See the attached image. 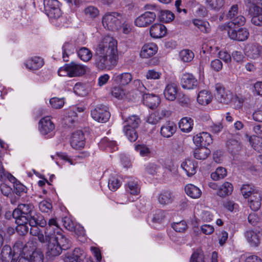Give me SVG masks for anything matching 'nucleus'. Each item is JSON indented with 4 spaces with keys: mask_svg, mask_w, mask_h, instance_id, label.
Segmentation results:
<instances>
[{
    "mask_svg": "<svg viewBox=\"0 0 262 262\" xmlns=\"http://www.w3.org/2000/svg\"><path fill=\"white\" fill-rule=\"evenodd\" d=\"M227 176L226 169L222 167L217 168L214 172L211 174V178L214 181L222 179Z\"/></svg>",
    "mask_w": 262,
    "mask_h": 262,
    "instance_id": "nucleus-55",
    "label": "nucleus"
},
{
    "mask_svg": "<svg viewBox=\"0 0 262 262\" xmlns=\"http://www.w3.org/2000/svg\"><path fill=\"white\" fill-rule=\"evenodd\" d=\"M25 64L26 68L30 70H37L43 66L44 61L41 57L34 56L27 60Z\"/></svg>",
    "mask_w": 262,
    "mask_h": 262,
    "instance_id": "nucleus-26",
    "label": "nucleus"
},
{
    "mask_svg": "<svg viewBox=\"0 0 262 262\" xmlns=\"http://www.w3.org/2000/svg\"><path fill=\"white\" fill-rule=\"evenodd\" d=\"M185 191L188 196L194 199H199L202 195L201 190L192 184L185 186Z\"/></svg>",
    "mask_w": 262,
    "mask_h": 262,
    "instance_id": "nucleus-31",
    "label": "nucleus"
},
{
    "mask_svg": "<svg viewBox=\"0 0 262 262\" xmlns=\"http://www.w3.org/2000/svg\"><path fill=\"white\" fill-rule=\"evenodd\" d=\"M115 82L122 85H126L130 83L133 77L129 73H123L121 74H114L113 77Z\"/></svg>",
    "mask_w": 262,
    "mask_h": 262,
    "instance_id": "nucleus-33",
    "label": "nucleus"
},
{
    "mask_svg": "<svg viewBox=\"0 0 262 262\" xmlns=\"http://www.w3.org/2000/svg\"><path fill=\"white\" fill-rule=\"evenodd\" d=\"M77 119V113L72 109L69 110L63 118L64 123L71 126Z\"/></svg>",
    "mask_w": 262,
    "mask_h": 262,
    "instance_id": "nucleus-43",
    "label": "nucleus"
},
{
    "mask_svg": "<svg viewBox=\"0 0 262 262\" xmlns=\"http://www.w3.org/2000/svg\"><path fill=\"white\" fill-rule=\"evenodd\" d=\"M65 262H88L86 253L79 248H75L72 253H68Z\"/></svg>",
    "mask_w": 262,
    "mask_h": 262,
    "instance_id": "nucleus-15",
    "label": "nucleus"
},
{
    "mask_svg": "<svg viewBox=\"0 0 262 262\" xmlns=\"http://www.w3.org/2000/svg\"><path fill=\"white\" fill-rule=\"evenodd\" d=\"M123 131L130 142H134L137 139L138 136L135 128H123Z\"/></svg>",
    "mask_w": 262,
    "mask_h": 262,
    "instance_id": "nucleus-58",
    "label": "nucleus"
},
{
    "mask_svg": "<svg viewBox=\"0 0 262 262\" xmlns=\"http://www.w3.org/2000/svg\"><path fill=\"white\" fill-rule=\"evenodd\" d=\"M53 238L52 235L50 237L49 239L47 240L46 243H48V246L47 248V254L49 256L53 257L56 256L60 254L62 252V249L60 246L56 244V242L53 241Z\"/></svg>",
    "mask_w": 262,
    "mask_h": 262,
    "instance_id": "nucleus-21",
    "label": "nucleus"
},
{
    "mask_svg": "<svg viewBox=\"0 0 262 262\" xmlns=\"http://www.w3.org/2000/svg\"><path fill=\"white\" fill-rule=\"evenodd\" d=\"M86 67L75 62L66 64L58 70V75L60 76H68L70 77H79L85 74Z\"/></svg>",
    "mask_w": 262,
    "mask_h": 262,
    "instance_id": "nucleus-3",
    "label": "nucleus"
},
{
    "mask_svg": "<svg viewBox=\"0 0 262 262\" xmlns=\"http://www.w3.org/2000/svg\"><path fill=\"white\" fill-rule=\"evenodd\" d=\"M38 225L30 226V233L33 236L38 237L39 241L42 243H46L47 239H49V236L47 237L46 234L43 235L40 232V229L37 227Z\"/></svg>",
    "mask_w": 262,
    "mask_h": 262,
    "instance_id": "nucleus-41",
    "label": "nucleus"
},
{
    "mask_svg": "<svg viewBox=\"0 0 262 262\" xmlns=\"http://www.w3.org/2000/svg\"><path fill=\"white\" fill-rule=\"evenodd\" d=\"M249 13L251 15V23L257 26H262V8L259 6H251L249 9Z\"/></svg>",
    "mask_w": 262,
    "mask_h": 262,
    "instance_id": "nucleus-20",
    "label": "nucleus"
},
{
    "mask_svg": "<svg viewBox=\"0 0 262 262\" xmlns=\"http://www.w3.org/2000/svg\"><path fill=\"white\" fill-rule=\"evenodd\" d=\"M174 197L172 193L168 191L162 192L158 197V201L159 203L162 205H166L171 204Z\"/></svg>",
    "mask_w": 262,
    "mask_h": 262,
    "instance_id": "nucleus-38",
    "label": "nucleus"
},
{
    "mask_svg": "<svg viewBox=\"0 0 262 262\" xmlns=\"http://www.w3.org/2000/svg\"><path fill=\"white\" fill-rule=\"evenodd\" d=\"M77 55L79 58L84 62L90 60L93 56L92 51L86 47H82L77 51Z\"/></svg>",
    "mask_w": 262,
    "mask_h": 262,
    "instance_id": "nucleus-42",
    "label": "nucleus"
},
{
    "mask_svg": "<svg viewBox=\"0 0 262 262\" xmlns=\"http://www.w3.org/2000/svg\"><path fill=\"white\" fill-rule=\"evenodd\" d=\"M27 219V223L29 226L38 225L40 227H45L47 225V222L43 217L39 213H37L35 210L31 215L28 216Z\"/></svg>",
    "mask_w": 262,
    "mask_h": 262,
    "instance_id": "nucleus-22",
    "label": "nucleus"
},
{
    "mask_svg": "<svg viewBox=\"0 0 262 262\" xmlns=\"http://www.w3.org/2000/svg\"><path fill=\"white\" fill-rule=\"evenodd\" d=\"M240 14V13L238 11V6L237 5H232L228 12L226 14V18L228 19H230V20Z\"/></svg>",
    "mask_w": 262,
    "mask_h": 262,
    "instance_id": "nucleus-63",
    "label": "nucleus"
},
{
    "mask_svg": "<svg viewBox=\"0 0 262 262\" xmlns=\"http://www.w3.org/2000/svg\"><path fill=\"white\" fill-rule=\"evenodd\" d=\"M181 167L188 177H191L196 173L197 166L195 161L193 160H186L182 163Z\"/></svg>",
    "mask_w": 262,
    "mask_h": 262,
    "instance_id": "nucleus-30",
    "label": "nucleus"
},
{
    "mask_svg": "<svg viewBox=\"0 0 262 262\" xmlns=\"http://www.w3.org/2000/svg\"><path fill=\"white\" fill-rule=\"evenodd\" d=\"M117 41L112 36L102 37L98 41L94 56V65L99 70H111L117 63Z\"/></svg>",
    "mask_w": 262,
    "mask_h": 262,
    "instance_id": "nucleus-1",
    "label": "nucleus"
},
{
    "mask_svg": "<svg viewBox=\"0 0 262 262\" xmlns=\"http://www.w3.org/2000/svg\"><path fill=\"white\" fill-rule=\"evenodd\" d=\"M244 234L250 246L257 247L259 246L262 235L259 230L257 229L248 230Z\"/></svg>",
    "mask_w": 262,
    "mask_h": 262,
    "instance_id": "nucleus-16",
    "label": "nucleus"
},
{
    "mask_svg": "<svg viewBox=\"0 0 262 262\" xmlns=\"http://www.w3.org/2000/svg\"><path fill=\"white\" fill-rule=\"evenodd\" d=\"M50 103L53 108L55 109H60L64 105V100L63 98H59L57 97H53L50 99Z\"/></svg>",
    "mask_w": 262,
    "mask_h": 262,
    "instance_id": "nucleus-62",
    "label": "nucleus"
},
{
    "mask_svg": "<svg viewBox=\"0 0 262 262\" xmlns=\"http://www.w3.org/2000/svg\"><path fill=\"white\" fill-rule=\"evenodd\" d=\"M83 13L86 18L94 19L99 15V9L95 6H89L83 10Z\"/></svg>",
    "mask_w": 262,
    "mask_h": 262,
    "instance_id": "nucleus-40",
    "label": "nucleus"
},
{
    "mask_svg": "<svg viewBox=\"0 0 262 262\" xmlns=\"http://www.w3.org/2000/svg\"><path fill=\"white\" fill-rule=\"evenodd\" d=\"M181 85L184 89L193 90L197 88L198 82L196 78L191 73H185L181 78Z\"/></svg>",
    "mask_w": 262,
    "mask_h": 262,
    "instance_id": "nucleus-14",
    "label": "nucleus"
},
{
    "mask_svg": "<svg viewBox=\"0 0 262 262\" xmlns=\"http://www.w3.org/2000/svg\"><path fill=\"white\" fill-rule=\"evenodd\" d=\"M178 93V86L176 84L171 83L168 84L164 91L165 98L169 101H173L176 99Z\"/></svg>",
    "mask_w": 262,
    "mask_h": 262,
    "instance_id": "nucleus-29",
    "label": "nucleus"
},
{
    "mask_svg": "<svg viewBox=\"0 0 262 262\" xmlns=\"http://www.w3.org/2000/svg\"><path fill=\"white\" fill-rule=\"evenodd\" d=\"M164 116L162 111H157L149 115L147 119V122L151 124H156Z\"/></svg>",
    "mask_w": 262,
    "mask_h": 262,
    "instance_id": "nucleus-48",
    "label": "nucleus"
},
{
    "mask_svg": "<svg viewBox=\"0 0 262 262\" xmlns=\"http://www.w3.org/2000/svg\"><path fill=\"white\" fill-rule=\"evenodd\" d=\"M166 28L161 24H155L150 28V36L155 38H161L166 33Z\"/></svg>",
    "mask_w": 262,
    "mask_h": 262,
    "instance_id": "nucleus-25",
    "label": "nucleus"
},
{
    "mask_svg": "<svg viewBox=\"0 0 262 262\" xmlns=\"http://www.w3.org/2000/svg\"><path fill=\"white\" fill-rule=\"evenodd\" d=\"M35 246L32 242H28L23 247V252L29 257L30 262H43V255L38 249H35Z\"/></svg>",
    "mask_w": 262,
    "mask_h": 262,
    "instance_id": "nucleus-6",
    "label": "nucleus"
},
{
    "mask_svg": "<svg viewBox=\"0 0 262 262\" xmlns=\"http://www.w3.org/2000/svg\"><path fill=\"white\" fill-rule=\"evenodd\" d=\"M246 23V18L241 14L232 19L230 22L227 24L228 29L233 28L234 26L241 27L245 25Z\"/></svg>",
    "mask_w": 262,
    "mask_h": 262,
    "instance_id": "nucleus-44",
    "label": "nucleus"
},
{
    "mask_svg": "<svg viewBox=\"0 0 262 262\" xmlns=\"http://www.w3.org/2000/svg\"><path fill=\"white\" fill-rule=\"evenodd\" d=\"M91 114L95 120L101 123L107 121L111 116L107 107L102 104L97 105L91 111Z\"/></svg>",
    "mask_w": 262,
    "mask_h": 262,
    "instance_id": "nucleus-8",
    "label": "nucleus"
},
{
    "mask_svg": "<svg viewBox=\"0 0 262 262\" xmlns=\"http://www.w3.org/2000/svg\"><path fill=\"white\" fill-rule=\"evenodd\" d=\"M157 51L158 47L155 43H146L142 48L140 56L142 58H148L154 56Z\"/></svg>",
    "mask_w": 262,
    "mask_h": 262,
    "instance_id": "nucleus-24",
    "label": "nucleus"
},
{
    "mask_svg": "<svg viewBox=\"0 0 262 262\" xmlns=\"http://www.w3.org/2000/svg\"><path fill=\"white\" fill-rule=\"evenodd\" d=\"M229 37L232 40L237 41H245L249 37L248 30L246 28H240L238 30L234 28H229L227 30Z\"/></svg>",
    "mask_w": 262,
    "mask_h": 262,
    "instance_id": "nucleus-12",
    "label": "nucleus"
},
{
    "mask_svg": "<svg viewBox=\"0 0 262 262\" xmlns=\"http://www.w3.org/2000/svg\"><path fill=\"white\" fill-rule=\"evenodd\" d=\"M39 130L43 135H48V137H52L55 129L54 124L51 120L49 116L45 117L39 122Z\"/></svg>",
    "mask_w": 262,
    "mask_h": 262,
    "instance_id": "nucleus-11",
    "label": "nucleus"
},
{
    "mask_svg": "<svg viewBox=\"0 0 262 262\" xmlns=\"http://www.w3.org/2000/svg\"><path fill=\"white\" fill-rule=\"evenodd\" d=\"M126 192L131 195L136 196L140 191V187L137 179L129 180L125 184Z\"/></svg>",
    "mask_w": 262,
    "mask_h": 262,
    "instance_id": "nucleus-27",
    "label": "nucleus"
},
{
    "mask_svg": "<svg viewBox=\"0 0 262 262\" xmlns=\"http://www.w3.org/2000/svg\"><path fill=\"white\" fill-rule=\"evenodd\" d=\"M141 123L139 117L137 115H132L126 118L123 123V128H137Z\"/></svg>",
    "mask_w": 262,
    "mask_h": 262,
    "instance_id": "nucleus-34",
    "label": "nucleus"
},
{
    "mask_svg": "<svg viewBox=\"0 0 262 262\" xmlns=\"http://www.w3.org/2000/svg\"><path fill=\"white\" fill-rule=\"evenodd\" d=\"M193 126V120L190 117H183L179 121V126L181 130L184 133L191 131Z\"/></svg>",
    "mask_w": 262,
    "mask_h": 262,
    "instance_id": "nucleus-32",
    "label": "nucleus"
},
{
    "mask_svg": "<svg viewBox=\"0 0 262 262\" xmlns=\"http://www.w3.org/2000/svg\"><path fill=\"white\" fill-rule=\"evenodd\" d=\"M143 102L149 108H154L159 104L160 99L156 95L144 93L143 95Z\"/></svg>",
    "mask_w": 262,
    "mask_h": 262,
    "instance_id": "nucleus-28",
    "label": "nucleus"
},
{
    "mask_svg": "<svg viewBox=\"0 0 262 262\" xmlns=\"http://www.w3.org/2000/svg\"><path fill=\"white\" fill-rule=\"evenodd\" d=\"M75 46L70 42H65L62 47V59L64 61H69V56L74 53Z\"/></svg>",
    "mask_w": 262,
    "mask_h": 262,
    "instance_id": "nucleus-37",
    "label": "nucleus"
},
{
    "mask_svg": "<svg viewBox=\"0 0 262 262\" xmlns=\"http://www.w3.org/2000/svg\"><path fill=\"white\" fill-rule=\"evenodd\" d=\"M161 76L162 73L155 69L148 70L145 75L146 78L148 80H158L161 78Z\"/></svg>",
    "mask_w": 262,
    "mask_h": 262,
    "instance_id": "nucleus-61",
    "label": "nucleus"
},
{
    "mask_svg": "<svg viewBox=\"0 0 262 262\" xmlns=\"http://www.w3.org/2000/svg\"><path fill=\"white\" fill-rule=\"evenodd\" d=\"M177 126L173 122L168 121L161 127L160 133L164 138H170L175 133Z\"/></svg>",
    "mask_w": 262,
    "mask_h": 262,
    "instance_id": "nucleus-23",
    "label": "nucleus"
},
{
    "mask_svg": "<svg viewBox=\"0 0 262 262\" xmlns=\"http://www.w3.org/2000/svg\"><path fill=\"white\" fill-rule=\"evenodd\" d=\"M260 49L258 46L253 45L247 49L246 54L251 59H256L260 55Z\"/></svg>",
    "mask_w": 262,
    "mask_h": 262,
    "instance_id": "nucleus-51",
    "label": "nucleus"
},
{
    "mask_svg": "<svg viewBox=\"0 0 262 262\" xmlns=\"http://www.w3.org/2000/svg\"><path fill=\"white\" fill-rule=\"evenodd\" d=\"M16 246L15 245L13 250L8 245H5L1 251L0 257L6 262H16L18 257V252L16 251Z\"/></svg>",
    "mask_w": 262,
    "mask_h": 262,
    "instance_id": "nucleus-13",
    "label": "nucleus"
},
{
    "mask_svg": "<svg viewBox=\"0 0 262 262\" xmlns=\"http://www.w3.org/2000/svg\"><path fill=\"white\" fill-rule=\"evenodd\" d=\"M7 179L10 182L14 183V191L16 194L18 196H21L26 192V187L19 182L17 181L15 178V180L11 181L10 178H6L5 180Z\"/></svg>",
    "mask_w": 262,
    "mask_h": 262,
    "instance_id": "nucleus-46",
    "label": "nucleus"
},
{
    "mask_svg": "<svg viewBox=\"0 0 262 262\" xmlns=\"http://www.w3.org/2000/svg\"><path fill=\"white\" fill-rule=\"evenodd\" d=\"M57 228H60L59 227L56 219L55 218L51 219L48 221V226L46 228L45 234H46L47 237L49 236L50 237L52 234L55 233V231L57 230Z\"/></svg>",
    "mask_w": 262,
    "mask_h": 262,
    "instance_id": "nucleus-39",
    "label": "nucleus"
},
{
    "mask_svg": "<svg viewBox=\"0 0 262 262\" xmlns=\"http://www.w3.org/2000/svg\"><path fill=\"white\" fill-rule=\"evenodd\" d=\"M205 4L208 8L212 10H219L224 5V0H206Z\"/></svg>",
    "mask_w": 262,
    "mask_h": 262,
    "instance_id": "nucleus-52",
    "label": "nucleus"
},
{
    "mask_svg": "<svg viewBox=\"0 0 262 262\" xmlns=\"http://www.w3.org/2000/svg\"><path fill=\"white\" fill-rule=\"evenodd\" d=\"M216 91L215 98L218 101L224 104H228L233 98L232 93L226 90L221 83L215 85Z\"/></svg>",
    "mask_w": 262,
    "mask_h": 262,
    "instance_id": "nucleus-9",
    "label": "nucleus"
},
{
    "mask_svg": "<svg viewBox=\"0 0 262 262\" xmlns=\"http://www.w3.org/2000/svg\"><path fill=\"white\" fill-rule=\"evenodd\" d=\"M34 209L33 205L31 203L20 204L15 209L12 213L14 219H17L18 223H27L28 217L31 215Z\"/></svg>",
    "mask_w": 262,
    "mask_h": 262,
    "instance_id": "nucleus-4",
    "label": "nucleus"
},
{
    "mask_svg": "<svg viewBox=\"0 0 262 262\" xmlns=\"http://www.w3.org/2000/svg\"><path fill=\"white\" fill-rule=\"evenodd\" d=\"M4 153L0 151V180L3 181L5 180L6 178H10L11 181L15 180V178L10 173L5 171L2 164V160Z\"/></svg>",
    "mask_w": 262,
    "mask_h": 262,
    "instance_id": "nucleus-56",
    "label": "nucleus"
},
{
    "mask_svg": "<svg viewBox=\"0 0 262 262\" xmlns=\"http://www.w3.org/2000/svg\"><path fill=\"white\" fill-rule=\"evenodd\" d=\"M53 241L58 244L61 247V249L66 250L70 247V241L63 234V232L60 228H57L55 234H52Z\"/></svg>",
    "mask_w": 262,
    "mask_h": 262,
    "instance_id": "nucleus-17",
    "label": "nucleus"
},
{
    "mask_svg": "<svg viewBox=\"0 0 262 262\" xmlns=\"http://www.w3.org/2000/svg\"><path fill=\"white\" fill-rule=\"evenodd\" d=\"M233 187L232 184L228 182H224L219 188L217 194L222 198L225 197L231 194Z\"/></svg>",
    "mask_w": 262,
    "mask_h": 262,
    "instance_id": "nucleus-36",
    "label": "nucleus"
},
{
    "mask_svg": "<svg viewBox=\"0 0 262 262\" xmlns=\"http://www.w3.org/2000/svg\"><path fill=\"white\" fill-rule=\"evenodd\" d=\"M210 154L209 149L206 147H202L196 148L194 151V157L199 160H204L206 159Z\"/></svg>",
    "mask_w": 262,
    "mask_h": 262,
    "instance_id": "nucleus-45",
    "label": "nucleus"
},
{
    "mask_svg": "<svg viewBox=\"0 0 262 262\" xmlns=\"http://www.w3.org/2000/svg\"><path fill=\"white\" fill-rule=\"evenodd\" d=\"M212 99L211 93L206 90L201 91L198 95L197 101L201 105H206L210 103Z\"/></svg>",
    "mask_w": 262,
    "mask_h": 262,
    "instance_id": "nucleus-35",
    "label": "nucleus"
},
{
    "mask_svg": "<svg viewBox=\"0 0 262 262\" xmlns=\"http://www.w3.org/2000/svg\"><path fill=\"white\" fill-rule=\"evenodd\" d=\"M121 16L117 13H106L102 18L103 26L110 31L118 30L121 27Z\"/></svg>",
    "mask_w": 262,
    "mask_h": 262,
    "instance_id": "nucleus-5",
    "label": "nucleus"
},
{
    "mask_svg": "<svg viewBox=\"0 0 262 262\" xmlns=\"http://www.w3.org/2000/svg\"><path fill=\"white\" fill-rule=\"evenodd\" d=\"M160 169V166L154 163H149L145 165L146 173L152 176H157Z\"/></svg>",
    "mask_w": 262,
    "mask_h": 262,
    "instance_id": "nucleus-54",
    "label": "nucleus"
},
{
    "mask_svg": "<svg viewBox=\"0 0 262 262\" xmlns=\"http://www.w3.org/2000/svg\"><path fill=\"white\" fill-rule=\"evenodd\" d=\"M156 18L155 12L146 11L135 19L134 24L138 27H147L155 21Z\"/></svg>",
    "mask_w": 262,
    "mask_h": 262,
    "instance_id": "nucleus-10",
    "label": "nucleus"
},
{
    "mask_svg": "<svg viewBox=\"0 0 262 262\" xmlns=\"http://www.w3.org/2000/svg\"><path fill=\"white\" fill-rule=\"evenodd\" d=\"M193 140L196 146L205 147L209 145L212 142L210 134L207 132H202L196 135L193 138Z\"/></svg>",
    "mask_w": 262,
    "mask_h": 262,
    "instance_id": "nucleus-19",
    "label": "nucleus"
},
{
    "mask_svg": "<svg viewBox=\"0 0 262 262\" xmlns=\"http://www.w3.org/2000/svg\"><path fill=\"white\" fill-rule=\"evenodd\" d=\"M121 184V182L117 176H112L108 179V187L112 191H116Z\"/></svg>",
    "mask_w": 262,
    "mask_h": 262,
    "instance_id": "nucleus-53",
    "label": "nucleus"
},
{
    "mask_svg": "<svg viewBox=\"0 0 262 262\" xmlns=\"http://www.w3.org/2000/svg\"><path fill=\"white\" fill-rule=\"evenodd\" d=\"M194 56L193 52L188 49H184L179 53V57L184 62H189L192 60Z\"/></svg>",
    "mask_w": 262,
    "mask_h": 262,
    "instance_id": "nucleus-50",
    "label": "nucleus"
},
{
    "mask_svg": "<svg viewBox=\"0 0 262 262\" xmlns=\"http://www.w3.org/2000/svg\"><path fill=\"white\" fill-rule=\"evenodd\" d=\"M172 228L178 232H182L186 230L187 228V225L184 221L178 223H174L172 225Z\"/></svg>",
    "mask_w": 262,
    "mask_h": 262,
    "instance_id": "nucleus-64",
    "label": "nucleus"
},
{
    "mask_svg": "<svg viewBox=\"0 0 262 262\" xmlns=\"http://www.w3.org/2000/svg\"><path fill=\"white\" fill-rule=\"evenodd\" d=\"M241 190L245 198H249L248 203L250 208L255 211L258 210L261 206V191L258 189L247 184L243 185Z\"/></svg>",
    "mask_w": 262,
    "mask_h": 262,
    "instance_id": "nucleus-2",
    "label": "nucleus"
},
{
    "mask_svg": "<svg viewBox=\"0 0 262 262\" xmlns=\"http://www.w3.org/2000/svg\"><path fill=\"white\" fill-rule=\"evenodd\" d=\"M43 4L49 17L56 19L61 16V12L57 0H44Z\"/></svg>",
    "mask_w": 262,
    "mask_h": 262,
    "instance_id": "nucleus-7",
    "label": "nucleus"
},
{
    "mask_svg": "<svg viewBox=\"0 0 262 262\" xmlns=\"http://www.w3.org/2000/svg\"><path fill=\"white\" fill-rule=\"evenodd\" d=\"M193 24L203 33H207L210 31V25L207 21L195 19L193 20Z\"/></svg>",
    "mask_w": 262,
    "mask_h": 262,
    "instance_id": "nucleus-47",
    "label": "nucleus"
},
{
    "mask_svg": "<svg viewBox=\"0 0 262 262\" xmlns=\"http://www.w3.org/2000/svg\"><path fill=\"white\" fill-rule=\"evenodd\" d=\"M174 18V14L169 10H162L161 12L160 19L165 23H169Z\"/></svg>",
    "mask_w": 262,
    "mask_h": 262,
    "instance_id": "nucleus-59",
    "label": "nucleus"
},
{
    "mask_svg": "<svg viewBox=\"0 0 262 262\" xmlns=\"http://www.w3.org/2000/svg\"><path fill=\"white\" fill-rule=\"evenodd\" d=\"M100 146L101 148H109L112 150H116L118 149L116 142L114 141H111L107 138H104L101 140Z\"/></svg>",
    "mask_w": 262,
    "mask_h": 262,
    "instance_id": "nucleus-57",
    "label": "nucleus"
},
{
    "mask_svg": "<svg viewBox=\"0 0 262 262\" xmlns=\"http://www.w3.org/2000/svg\"><path fill=\"white\" fill-rule=\"evenodd\" d=\"M190 262H204V255L201 250L194 251L191 256Z\"/></svg>",
    "mask_w": 262,
    "mask_h": 262,
    "instance_id": "nucleus-60",
    "label": "nucleus"
},
{
    "mask_svg": "<svg viewBox=\"0 0 262 262\" xmlns=\"http://www.w3.org/2000/svg\"><path fill=\"white\" fill-rule=\"evenodd\" d=\"M85 145V138L81 130H77L73 133L71 140V146L76 149H80Z\"/></svg>",
    "mask_w": 262,
    "mask_h": 262,
    "instance_id": "nucleus-18",
    "label": "nucleus"
},
{
    "mask_svg": "<svg viewBox=\"0 0 262 262\" xmlns=\"http://www.w3.org/2000/svg\"><path fill=\"white\" fill-rule=\"evenodd\" d=\"M249 142L253 148L258 152L262 151V138L257 136H251L249 139Z\"/></svg>",
    "mask_w": 262,
    "mask_h": 262,
    "instance_id": "nucleus-49",
    "label": "nucleus"
}]
</instances>
